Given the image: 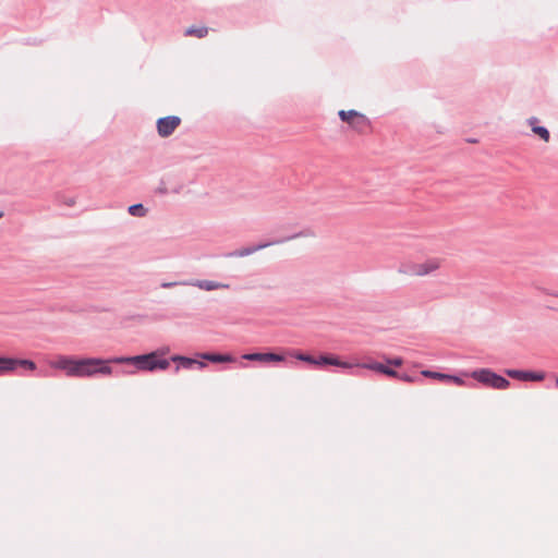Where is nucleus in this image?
Returning <instances> with one entry per match:
<instances>
[{
	"label": "nucleus",
	"instance_id": "obj_26",
	"mask_svg": "<svg viewBox=\"0 0 558 558\" xmlns=\"http://www.w3.org/2000/svg\"><path fill=\"white\" fill-rule=\"evenodd\" d=\"M556 386L558 387V379L556 380Z\"/></svg>",
	"mask_w": 558,
	"mask_h": 558
},
{
	"label": "nucleus",
	"instance_id": "obj_6",
	"mask_svg": "<svg viewBox=\"0 0 558 558\" xmlns=\"http://www.w3.org/2000/svg\"><path fill=\"white\" fill-rule=\"evenodd\" d=\"M17 366L29 371L36 369V364L33 361L0 356V375L12 373Z\"/></svg>",
	"mask_w": 558,
	"mask_h": 558
},
{
	"label": "nucleus",
	"instance_id": "obj_20",
	"mask_svg": "<svg viewBox=\"0 0 558 558\" xmlns=\"http://www.w3.org/2000/svg\"><path fill=\"white\" fill-rule=\"evenodd\" d=\"M387 362H388L390 365H393V366H397V367L401 366V365H402V363H403V361H402V359H401V357H396V359H392V360H388Z\"/></svg>",
	"mask_w": 558,
	"mask_h": 558
},
{
	"label": "nucleus",
	"instance_id": "obj_18",
	"mask_svg": "<svg viewBox=\"0 0 558 558\" xmlns=\"http://www.w3.org/2000/svg\"><path fill=\"white\" fill-rule=\"evenodd\" d=\"M193 364H198L199 367H205V363L204 362H197L193 359H190V357H184L182 361H181V365L183 367H190L192 366Z\"/></svg>",
	"mask_w": 558,
	"mask_h": 558
},
{
	"label": "nucleus",
	"instance_id": "obj_17",
	"mask_svg": "<svg viewBox=\"0 0 558 558\" xmlns=\"http://www.w3.org/2000/svg\"><path fill=\"white\" fill-rule=\"evenodd\" d=\"M208 33L207 28L206 27H201V28H189L186 31V34L187 35H195L199 38L206 36Z\"/></svg>",
	"mask_w": 558,
	"mask_h": 558
},
{
	"label": "nucleus",
	"instance_id": "obj_19",
	"mask_svg": "<svg viewBox=\"0 0 558 558\" xmlns=\"http://www.w3.org/2000/svg\"><path fill=\"white\" fill-rule=\"evenodd\" d=\"M449 378H446V381H452L456 385H459V386H462L464 384V381L460 378V377H457V376H453V375H448Z\"/></svg>",
	"mask_w": 558,
	"mask_h": 558
},
{
	"label": "nucleus",
	"instance_id": "obj_14",
	"mask_svg": "<svg viewBox=\"0 0 558 558\" xmlns=\"http://www.w3.org/2000/svg\"><path fill=\"white\" fill-rule=\"evenodd\" d=\"M196 286L199 288V289H204V290H207V291H210V290H215V289H219V288H223L225 286L220 284V283H217V282H214V281H198L196 283Z\"/></svg>",
	"mask_w": 558,
	"mask_h": 558
},
{
	"label": "nucleus",
	"instance_id": "obj_5",
	"mask_svg": "<svg viewBox=\"0 0 558 558\" xmlns=\"http://www.w3.org/2000/svg\"><path fill=\"white\" fill-rule=\"evenodd\" d=\"M291 355L296 357L300 361L307 362V363H311L314 365L327 364V365H335V366L344 367V368L352 367V364L342 362L336 356L323 355L319 359H315V357L304 354V353H292Z\"/></svg>",
	"mask_w": 558,
	"mask_h": 558
},
{
	"label": "nucleus",
	"instance_id": "obj_10",
	"mask_svg": "<svg viewBox=\"0 0 558 558\" xmlns=\"http://www.w3.org/2000/svg\"><path fill=\"white\" fill-rule=\"evenodd\" d=\"M526 122L531 126V130L535 135H537L539 138H542L546 143L549 142V140H550L549 131L546 128L538 125L539 120L537 118L532 117V118L527 119Z\"/></svg>",
	"mask_w": 558,
	"mask_h": 558
},
{
	"label": "nucleus",
	"instance_id": "obj_2",
	"mask_svg": "<svg viewBox=\"0 0 558 558\" xmlns=\"http://www.w3.org/2000/svg\"><path fill=\"white\" fill-rule=\"evenodd\" d=\"M338 116L342 122L347 123L352 131L359 134H365L371 130V120L362 112L353 109L340 110Z\"/></svg>",
	"mask_w": 558,
	"mask_h": 558
},
{
	"label": "nucleus",
	"instance_id": "obj_23",
	"mask_svg": "<svg viewBox=\"0 0 558 558\" xmlns=\"http://www.w3.org/2000/svg\"><path fill=\"white\" fill-rule=\"evenodd\" d=\"M184 357H185V356L174 355V356H172V357H171V360H172V361H174V362H180V363H181V361H182Z\"/></svg>",
	"mask_w": 558,
	"mask_h": 558
},
{
	"label": "nucleus",
	"instance_id": "obj_15",
	"mask_svg": "<svg viewBox=\"0 0 558 558\" xmlns=\"http://www.w3.org/2000/svg\"><path fill=\"white\" fill-rule=\"evenodd\" d=\"M421 374L425 377H430V378L444 380V381H446V378H449L448 374H442V373H437V372H432V371H422Z\"/></svg>",
	"mask_w": 558,
	"mask_h": 558
},
{
	"label": "nucleus",
	"instance_id": "obj_13",
	"mask_svg": "<svg viewBox=\"0 0 558 558\" xmlns=\"http://www.w3.org/2000/svg\"><path fill=\"white\" fill-rule=\"evenodd\" d=\"M365 367L369 368V369H373V371H376V372H379V373H383L387 376H390V377H398V373L387 366H385L384 364H380V363H372V364H367L365 365Z\"/></svg>",
	"mask_w": 558,
	"mask_h": 558
},
{
	"label": "nucleus",
	"instance_id": "obj_7",
	"mask_svg": "<svg viewBox=\"0 0 558 558\" xmlns=\"http://www.w3.org/2000/svg\"><path fill=\"white\" fill-rule=\"evenodd\" d=\"M181 119L177 116H168L157 121V131L161 137L170 136L180 125Z\"/></svg>",
	"mask_w": 558,
	"mask_h": 558
},
{
	"label": "nucleus",
	"instance_id": "obj_16",
	"mask_svg": "<svg viewBox=\"0 0 558 558\" xmlns=\"http://www.w3.org/2000/svg\"><path fill=\"white\" fill-rule=\"evenodd\" d=\"M129 213L132 215V216H144L146 210L145 208L143 207L142 204H135V205H132L129 207Z\"/></svg>",
	"mask_w": 558,
	"mask_h": 558
},
{
	"label": "nucleus",
	"instance_id": "obj_11",
	"mask_svg": "<svg viewBox=\"0 0 558 558\" xmlns=\"http://www.w3.org/2000/svg\"><path fill=\"white\" fill-rule=\"evenodd\" d=\"M269 245H270V243H265V244H259L256 246L244 247V248H241V250H238V251L231 253L230 255L234 256V257H244V256L251 255L259 250H263Z\"/></svg>",
	"mask_w": 558,
	"mask_h": 558
},
{
	"label": "nucleus",
	"instance_id": "obj_3",
	"mask_svg": "<svg viewBox=\"0 0 558 558\" xmlns=\"http://www.w3.org/2000/svg\"><path fill=\"white\" fill-rule=\"evenodd\" d=\"M472 377L480 383L494 389H507L510 386L509 380L497 375L489 369H478L472 373Z\"/></svg>",
	"mask_w": 558,
	"mask_h": 558
},
{
	"label": "nucleus",
	"instance_id": "obj_1",
	"mask_svg": "<svg viewBox=\"0 0 558 558\" xmlns=\"http://www.w3.org/2000/svg\"><path fill=\"white\" fill-rule=\"evenodd\" d=\"M132 364L140 371L154 372L156 369L166 371L170 363L168 360H160L159 353L150 352L148 354L136 356H120L111 360L98 357H73L69 355H57L49 361V366L53 369L63 371L68 377H93L95 375H111L112 368L108 363Z\"/></svg>",
	"mask_w": 558,
	"mask_h": 558
},
{
	"label": "nucleus",
	"instance_id": "obj_4",
	"mask_svg": "<svg viewBox=\"0 0 558 558\" xmlns=\"http://www.w3.org/2000/svg\"><path fill=\"white\" fill-rule=\"evenodd\" d=\"M441 267L439 258H428L422 263L412 264L409 266V274L415 277H425L436 272Z\"/></svg>",
	"mask_w": 558,
	"mask_h": 558
},
{
	"label": "nucleus",
	"instance_id": "obj_9",
	"mask_svg": "<svg viewBox=\"0 0 558 558\" xmlns=\"http://www.w3.org/2000/svg\"><path fill=\"white\" fill-rule=\"evenodd\" d=\"M243 359L258 362H282L284 357L276 353H247Z\"/></svg>",
	"mask_w": 558,
	"mask_h": 558
},
{
	"label": "nucleus",
	"instance_id": "obj_12",
	"mask_svg": "<svg viewBox=\"0 0 558 558\" xmlns=\"http://www.w3.org/2000/svg\"><path fill=\"white\" fill-rule=\"evenodd\" d=\"M203 359L214 363H231L234 362V357L229 354H210L206 353L202 355Z\"/></svg>",
	"mask_w": 558,
	"mask_h": 558
},
{
	"label": "nucleus",
	"instance_id": "obj_24",
	"mask_svg": "<svg viewBox=\"0 0 558 558\" xmlns=\"http://www.w3.org/2000/svg\"><path fill=\"white\" fill-rule=\"evenodd\" d=\"M173 284H174V283H163V284H162V287H163V288H168V287H171V286H173Z\"/></svg>",
	"mask_w": 558,
	"mask_h": 558
},
{
	"label": "nucleus",
	"instance_id": "obj_25",
	"mask_svg": "<svg viewBox=\"0 0 558 558\" xmlns=\"http://www.w3.org/2000/svg\"><path fill=\"white\" fill-rule=\"evenodd\" d=\"M2 216H3V213H2V211H0V218H2Z\"/></svg>",
	"mask_w": 558,
	"mask_h": 558
},
{
	"label": "nucleus",
	"instance_id": "obj_22",
	"mask_svg": "<svg viewBox=\"0 0 558 558\" xmlns=\"http://www.w3.org/2000/svg\"><path fill=\"white\" fill-rule=\"evenodd\" d=\"M397 378H399L401 380H404V381H412V378L410 376H408V375H399L398 374Z\"/></svg>",
	"mask_w": 558,
	"mask_h": 558
},
{
	"label": "nucleus",
	"instance_id": "obj_21",
	"mask_svg": "<svg viewBox=\"0 0 558 558\" xmlns=\"http://www.w3.org/2000/svg\"><path fill=\"white\" fill-rule=\"evenodd\" d=\"M169 351H170V349L168 347H166V348H161L159 350H156L155 352L159 353V357H160V356H163V355L168 354Z\"/></svg>",
	"mask_w": 558,
	"mask_h": 558
},
{
	"label": "nucleus",
	"instance_id": "obj_8",
	"mask_svg": "<svg viewBox=\"0 0 558 558\" xmlns=\"http://www.w3.org/2000/svg\"><path fill=\"white\" fill-rule=\"evenodd\" d=\"M506 374L514 379L519 380H531V381H541L545 378L544 373H534V372H525L518 369H507Z\"/></svg>",
	"mask_w": 558,
	"mask_h": 558
}]
</instances>
